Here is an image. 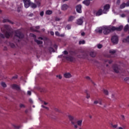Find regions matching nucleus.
<instances>
[{
    "label": "nucleus",
    "mask_w": 129,
    "mask_h": 129,
    "mask_svg": "<svg viewBox=\"0 0 129 129\" xmlns=\"http://www.w3.org/2000/svg\"><path fill=\"white\" fill-rule=\"evenodd\" d=\"M121 17L122 18H124V17H125V15H124V14H122V15H121Z\"/></svg>",
    "instance_id": "55"
},
{
    "label": "nucleus",
    "mask_w": 129,
    "mask_h": 129,
    "mask_svg": "<svg viewBox=\"0 0 129 129\" xmlns=\"http://www.w3.org/2000/svg\"><path fill=\"white\" fill-rule=\"evenodd\" d=\"M116 52V51H115V50H110L109 51L110 54H115Z\"/></svg>",
    "instance_id": "35"
},
{
    "label": "nucleus",
    "mask_w": 129,
    "mask_h": 129,
    "mask_svg": "<svg viewBox=\"0 0 129 129\" xmlns=\"http://www.w3.org/2000/svg\"><path fill=\"white\" fill-rule=\"evenodd\" d=\"M81 35H82V36H84V35H85V33L82 32V33H81Z\"/></svg>",
    "instance_id": "63"
},
{
    "label": "nucleus",
    "mask_w": 129,
    "mask_h": 129,
    "mask_svg": "<svg viewBox=\"0 0 129 129\" xmlns=\"http://www.w3.org/2000/svg\"><path fill=\"white\" fill-rule=\"evenodd\" d=\"M38 39H39V40H43V37H39L38 38Z\"/></svg>",
    "instance_id": "62"
},
{
    "label": "nucleus",
    "mask_w": 129,
    "mask_h": 129,
    "mask_svg": "<svg viewBox=\"0 0 129 129\" xmlns=\"http://www.w3.org/2000/svg\"><path fill=\"white\" fill-rule=\"evenodd\" d=\"M29 102H30V103H32L33 102V100H32V99H29Z\"/></svg>",
    "instance_id": "61"
},
{
    "label": "nucleus",
    "mask_w": 129,
    "mask_h": 129,
    "mask_svg": "<svg viewBox=\"0 0 129 129\" xmlns=\"http://www.w3.org/2000/svg\"><path fill=\"white\" fill-rule=\"evenodd\" d=\"M12 28L11 26L5 25L4 27L1 28V31L5 35L6 38L9 39L11 36H13V31H11Z\"/></svg>",
    "instance_id": "1"
},
{
    "label": "nucleus",
    "mask_w": 129,
    "mask_h": 129,
    "mask_svg": "<svg viewBox=\"0 0 129 129\" xmlns=\"http://www.w3.org/2000/svg\"><path fill=\"white\" fill-rule=\"evenodd\" d=\"M27 94H28V95H31V94H32V92H31V91H28L27 92Z\"/></svg>",
    "instance_id": "48"
},
{
    "label": "nucleus",
    "mask_w": 129,
    "mask_h": 129,
    "mask_svg": "<svg viewBox=\"0 0 129 129\" xmlns=\"http://www.w3.org/2000/svg\"><path fill=\"white\" fill-rule=\"evenodd\" d=\"M74 125L75 128H77L78 126H77V124H76V123H75V124H74Z\"/></svg>",
    "instance_id": "56"
},
{
    "label": "nucleus",
    "mask_w": 129,
    "mask_h": 129,
    "mask_svg": "<svg viewBox=\"0 0 129 129\" xmlns=\"http://www.w3.org/2000/svg\"><path fill=\"white\" fill-rule=\"evenodd\" d=\"M55 36H57V37H60V33L58 31H56L55 32Z\"/></svg>",
    "instance_id": "33"
},
{
    "label": "nucleus",
    "mask_w": 129,
    "mask_h": 129,
    "mask_svg": "<svg viewBox=\"0 0 129 129\" xmlns=\"http://www.w3.org/2000/svg\"><path fill=\"white\" fill-rule=\"evenodd\" d=\"M124 80H125V81H127L128 80H129V78H125L124 79Z\"/></svg>",
    "instance_id": "59"
},
{
    "label": "nucleus",
    "mask_w": 129,
    "mask_h": 129,
    "mask_svg": "<svg viewBox=\"0 0 129 129\" xmlns=\"http://www.w3.org/2000/svg\"><path fill=\"white\" fill-rule=\"evenodd\" d=\"M55 111L58 112V111H59V109H57V108H55Z\"/></svg>",
    "instance_id": "64"
},
{
    "label": "nucleus",
    "mask_w": 129,
    "mask_h": 129,
    "mask_svg": "<svg viewBox=\"0 0 129 129\" xmlns=\"http://www.w3.org/2000/svg\"><path fill=\"white\" fill-rule=\"evenodd\" d=\"M18 79V76H14V77H13L12 78V80H16V79Z\"/></svg>",
    "instance_id": "41"
},
{
    "label": "nucleus",
    "mask_w": 129,
    "mask_h": 129,
    "mask_svg": "<svg viewBox=\"0 0 129 129\" xmlns=\"http://www.w3.org/2000/svg\"><path fill=\"white\" fill-rule=\"evenodd\" d=\"M35 29H36V30H39V29H40V27L39 26H36Z\"/></svg>",
    "instance_id": "54"
},
{
    "label": "nucleus",
    "mask_w": 129,
    "mask_h": 129,
    "mask_svg": "<svg viewBox=\"0 0 129 129\" xmlns=\"http://www.w3.org/2000/svg\"><path fill=\"white\" fill-rule=\"evenodd\" d=\"M121 119H122V120H124V115L121 116Z\"/></svg>",
    "instance_id": "47"
},
{
    "label": "nucleus",
    "mask_w": 129,
    "mask_h": 129,
    "mask_svg": "<svg viewBox=\"0 0 129 129\" xmlns=\"http://www.w3.org/2000/svg\"><path fill=\"white\" fill-rule=\"evenodd\" d=\"M34 41L36 42V43H37V45H41V44H43V41L41 40L35 39Z\"/></svg>",
    "instance_id": "21"
},
{
    "label": "nucleus",
    "mask_w": 129,
    "mask_h": 129,
    "mask_svg": "<svg viewBox=\"0 0 129 129\" xmlns=\"http://www.w3.org/2000/svg\"><path fill=\"white\" fill-rule=\"evenodd\" d=\"M96 33H98L99 34H102V32H103L102 27L99 28L98 29H96Z\"/></svg>",
    "instance_id": "18"
},
{
    "label": "nucleus",
    "mask_w": 129,
    "mask_h": 129,
    "mask_svg": "<svg viewBox=\"0 0 129 129\" xmlns=\"http://www.w3.org/2000/svg\"><path fill=\"white\" fill-rule=\"evenodd\" d=\"M113 69L115 73H118V67L116 64L113 65Z\"/></svg>",
    "instance_id": "12"
},
{
    "label": "nucleus",
    "mask_w": 129,
    "mask_h": 129,
    "mask_svg": "<svg viewBox=\"0 0 129 129\" xmlns=\"http://www.w3.org/2000/svg\"><path fill=\"white\" fill-rule=\"evenodd\" d=\"M0 37L1 38H2V39H5V35L2 33L0 34Z\"/></svg>",
    "instance_id": "39"
},
{
    "label": "nucleus",
    "mask_w": 129,
    "mask_h": 129,
    "mask_svg": "<svg viewBox=\"0 0 129 129\" xmlns=\"http://www.w3.org/2000/svg\"><path fill=\"white\" fill-rule=\"evenodd\" d=\"M3 23H9L10 24H12V25L14 24V22L8 19H4L3 21Z\"/></svg>",
    "instance_id": "15"
},
{
    "label": "nucleus",
    "mask_w": 129,
    "mask_h": 129,
    "mask_svg": "<svg viewBox=\"0 0 129 129\" xmlns=\"http://www.w3.org/2000/svg\"><path fill=\"white\" fill-rule=\"evenodd\" d=\"M74 19H75V16H70L68 19V22H72V21H73L74 20Z\"/></svg>",
    "instance_id": "19"
},
{
    "label": "nucleus",
    "mask_w": 129,
    "mask_h": 129,
    "mask_svg": "<svg viewBox=\"0 0 129 129\" xmlns=\"http://www.w3.org/2000/svg\"><path fill=\"white\" fill-rule=\"evenodd\" d=\"M20 11H21V10H20V8H18L17 12H18V13H20Z\"/></svg>",
    "instance_id": "60"
},
{
    "label": "nucleus",
    "mask_w": 129,
    "mask_h": 129,
    "mask_svg": "<svg viewBox=\"0 0 129 129\" xmlns=\"http://www.w3.org/2000/svg\"><path fill=\"white\" fill-rule=\"evenodd\" d=\"M126 6L127 7H129V1H127V3H126Z\"/></svg>",
    "instance_id": "58"
},
{
    "label": "nucleus",
    "mask_w": 129,
    "mask_h": 129,
    "mask_svg": "<svg viewBox=\"0 0 129 129\" xmlns=\"http://www.w3.org/2000/svg\"><path fill=\"white\" fill-rule=\"evenodd\" d=\"M79 45H81V44H85V41L84 40H80L79 42Z\"/></svg>",
    "instance_id": "31"
},
{
    "label": "nucleus",
    "mask_w": 129,
    "mask_h": 129,
    "mask_svg": "<svg viewBox=\"0 0 129 129\" xmlns=\"http://www.w3.org/2000/svg\"><path fill=\"white\" fill-rule=\"evenodd\" d=\"M129 29V26L128 24H127L125 26V27H124V32H127L128 31Z\"/></svg>",
    "instance_id": "23"
},
{
    "label": "nucleus",
    "mask_w": 129,
    "mask_h": 129,
    "mask_svg": "<svg viewBox=\"0 0 129 129\" xmlns=\"http://www.w3.org/2000/svg\"><path fill=\"white\" fill-rule=\"evenodd\" d=\"M111 125L112 126V127H113V128H117V126H118V125L117 124H115V125H113L112 124H111Z\"/></svg>",
    "instance_id": "34"
},
{
    "label": "nucleus",
    "mask_w": 129,
    "mask_h": 129,
    "mask_svg": "<svg viewBox=\"0 0 129 129\" xmlns=\"http://www.w3.org/2000/svg\"><path fill=\"white\" fill-rule=\"evenodd\" d=\"M66 60L68 61H70V62H73V60H74V57H73L72 56H67L65 57Z\"/></svg>",
    "instance_id": "11"
},
{
    "label": "nucleus",
    "mask_w": 129,
    "mask_h": 129,
    "mask_svg": "<svg viewBox=\"0 0 129 129\" xmlns=\"http://www.w3.org/2000/svg\"><path fill=\"white\" fill-rule=\"evenodd\" d=\"M66 28L68 29V30H70V29H71V25H67Z\"/></svg>",
    "instance_id": "36"
},
{
    "label": "nucleus",
    "mask_w": 129,
    "mask_h": 129,
    "mask_svg": "<svg viewBox=\"0 0 129 129\" xmlns=\"http://www.w3.org/2000/svg\"><path fill=\"white\" fill-rule=\"evenodd\" d=\"M14 33L15 35L13 38V41L15 42L16 45H18V43H20L21 40H22V39H24V34L19 30L15 31Z\"/></svg>",
    "instance_id": "2"
},
{
    "label": "nucleus",
    "mask_w": 129,
    "mask_h": 129,
    "mask_svg": "<svg viewBox=\"0 0 129 129\" xmlns=\"http://www.w3.org/2000/svg\"><path fill=\"white\" fill-rule=\"evenodd\" d=\"M20 107H21V108H22V107H25V105H24L23 104H21L20 105Z\"/></svg>",
    "instance_id": "49"
},
{
    "label": "nucleus",
    "mask_w": 129,
    "mask_h": 129,
    "mask_svg": "<svg viewBox=\"0 0 129 129\" xmlns=\"http://www.w3.org/2000/svg\"><path fill=\"white\" fill-rule=\"evenodd\" d=\"M111 41L113 44L116 45V44L118 43V36L117 35H113L111 37Z\"/></svg>",
    "instance_id": "5"
},
{
    "label": "nucleus",
    "mask_w": 129,
    "mask_h": 129,
    "mask_svg": "<svg viewBox=\"0 0 129 129\" xmlns=\"http://www.w3.org/2000/svg\"><path fill=\"white\" fill-rule=\"evenodd\" d=\"M64 55H68V51H67V50H64L63 52Z\"/></svg>",
    "instance_id": "42"
},
{
    "label": "nucleus",
    "mask_w": 129,
    "mask_h": 129,
    "mask_svg": "<svg viewBox=\"0 0 129 129\" xmlns=\"http://www.w3.org/2000/svg\"><path fill=\"white\" fill-rule=\"evenodd\" d=\"M40 16H41V17H43V16H44V11H41L40 12Z\"/></svg>",
    "instance_id": "43"
},
{
    "label": "nucleus",
    "mask_w": 129,
    "mask_h": 129,
    "mask_svg": "<svg viewBox=\"0 0 129 129\" xmlns=\"http://www.w3.org/2000/svg\"><path fill=\"white\" fill-rule=\"evenodd\" d=\"M123 43H129V36L126 38H124L122 40Z\"/></svg>",
    "instance_id": "22"
},
{
    "label": "nucleus",
    "mask_w": 129,
    "mask_h": 129,
    "mask_svg": "<svg viewBox=\"0 0 129 129\" xmlns=\"http://www.w3.org/2000/svg\"><path fill=\"white\" fill-rule=\"evenodd\" d=\"M30 36L31 37H33V38H34L35 39H36V35L33 34V33H31L30 34Z\"/></svg>",
    "instance_id": "40"
},
{
    "label": "nucleus",
    "mask_w": 129,
    "mask_h": 129,
    "mask_svg": "<svg viewBox=\"0 0 129 129\" xmlns=\"http://www.w3.org/2000/svg\"><path fill=\"white\" fill-rule=\"evenodd\" d=\"M13 126L14 127H15V128H17V129H19L20 127V126H18L17 125H13Z\"/></svg>",
    "instance_id": "37"
},
{
    "label": "nucleus",
    "mask_w": 129,
    "mask_h": 129,
    "mask_svg": "<svg viewBox=\"0 0 129 129\" xmlns=\"http://www.w3.org/2000/svg\"><path fill=\"white\" fill-rule=\"evenodd\" d=\"M87 98H90V95L88 94L87 93V96H86Z\"/></svg>",
    "instance_id": "51"
},
{
    "label": "nucleus",
    "mask_w": 129,
    "mask_h": 129,
    "mask_svg": "<svg viewBox=\"0 0 129 129\" xmlns=\"http://www.w3.org/2000/svg\"><path fill=\"white\" fill-rule=\"evenodd\" d=\"M83 4L87 6V7H88V6L90 5V0H85L83 2Z\"/></svg>",
    "instance_id": "14"
},
{
    "label": "nucleus",
    "mask_w": 129,
    "mask_h": 129,
    "mask_svg": "<svg viewBox=\"0 0 129 129\" xmlns=\"http://www.w3.org/2000/svg\"><path fill=\"white\" fill-rule=\"evenodd\" d=\"M82 8V6L80 5H77L76 7V11L77 13H79V14H81L82 13V10H81Z\"/></svg>",
    "instance_id": "9"
},
{
    "label": "nucleus",
    "mask_w": 129,
    "mask_h": 129,
    "mask_svg": "<svg viewBox=\"0 0 129 129\" xmlns=\"http://www.w3.org/2000/svg\"><path fill=\"white\" fill-rule=\"evenodd\" d=\"M97 47L98 49H101L102 48V45L101 44H98Z\"/></svg>",
    "instance_id": "38"
},
{
    "label": "nucleus",
    "mask_w": 129,
    "mask_h": 129,
    "mask_svg": "<svg viewBox=\"0 0 129 129\" xmlns=\"http://www.w3.org/2000/svg\"><path fill=\"white\" fill-rule=\"evenodd\" d=\"M123 26L122 25H120L118 27H115L114 26L112 27V32H114V31H117L118 32H120L121 30H122Z\"/></svg>",
    "instance_id": "7"
},
{
    "label": "nucleus",
    "mask_w": 129,
    "mask_h": 129,
    "mask_svg": "<svg viewBox=\"0 0 129 129\" xmlns=\"http://www.w3.org/2000/svg\"><path fill=\"white\" fill-rule=\"evenodd\" d=\"M94 104H97L98 103H99V102L98 101H95L94 102Z\"/></svg>",
    "instance_id": "52"
},
{
    "label": "nucleus",
    "mask_w": 129,
    "mask_h": 129,
    "mask_svg": "<svg viewBox=\"0 0 129 129\" xmlns=\"http://www.w3.org/2000/svg\"><path fill=\"white\" fill-rule=\"evenodd\" d=\"M63 76L64 78H71L72 77V75L70 73H66L64 74Z\"/></svg>",
    "instance_id": "13"
},
{
    "label": "nucleus",
    "mask_w": 129,
    "mask_h": 129,
    "mask_svg": "<svg viewBox=\"0 0 129 129\" xmlns=\"http://www.w3.org/2000/svg\"><path fill=\"white\" fill-rule=\"evenodd\" d=\"M30 30L33 31V32H37V33H40V31L37 30V29H34V27H31Z\"/></svg>",
    "instance_id": "27"
},
{
    "label": "nucleus",
    "mask_w": 129,
    "mask_h": 129,
    "mask_svg": "<svg viewBox=\"0 0 129 129\" xmlns=\"http://www.w3.org/2000/svg\"><path fill=\"white\" fill-rule=\"evenodd\" d=\"M1 85H2V86H3V87H4L5 88H6V87H7V84H6V83H5V82H2Z\"/></svg>",
    "instance_id": "30"
},
{
    "label": "nucleus",
    "mask_w": 129,
    "mask_h": 129,
    "mask_svg": "<svg viewBox=\"0 0 129 129\" xmlns=\"http://www.w3.org/2000/svg\"><path fill=\"white\" fill-rule=\"evenodd\" d=\"M50 35H51V36H54V32L51 31L50 32Z\"/></svg>",
    "instance_id": "53"
},
{
    "label": "nucleus",
    "mask_w": 129,
    "mask_h": 129,
    "mask_svg": "<svg viewBox=\"0 0 129 129\" xmlns=\"http://www.w3.org/2000/svg\"><path fill=\"white\" fill-rule=\"evenodd\" d=\"M68 8H69V6H68V5H67V4H63L61 6V10H62V11H66V10H67Z\"/></svg>",
    "instance_id": "17"
},
{
    "label": "nucleus",
    "mask_w": 129,
    "mask_h": 129,
    "mask_svg": "<svg viewBox=\"0 0 129 129\" xmlns=\"http://www.w3.org/2000/svg\"><path fill=\"white\" fill-rule=\"evenodd\" d=\"M68 117L70 121H71V123L72 124H75L76 123L77 120L76 119V118L74 117L73 116L69 115Z\"/></svg>",
    "instance_id": "6"
},
{
    "label": "nucleus",
    "mask_w": 129,
    "mask_h": 129,
    "mask_svg": "<svg viewBox=\"0 0 129 129\" xmlns=\"http://www.w3.org/2000/svg\"><path fill=\"white\" fill-rule=\"evenodd\" d=\"M86 79H87V80H90V77L87 76V77H86Z\"/></svg>",
    "instance_id": "57"
},
{
    "label": "nucleus",
    "mask_w": 129,
    "mask_h": 129,
    "mask_svg": "<svg viewBox=\"0 0 129 129\" xmlns=\"http://www.w3.org/2000/svg\"><path fill=\"white\" fill-rule=\"evenodd\" d=\"M103 91L105 95H108V91L107 90L103 89Z\"/></svg>",
    "instance_id": "29"
},
{
    "label": "nucleus",
    "mask_w": 129,
    "mask_h": 129,
    "mask_svg": "<svg viewBox=\"0 0 129 129\" xmlns=\"http://www.w3.org/2000/svg\"><path fill=\"white\" fill-rule=\"evenodd\" d=\"M77 124H78V125H79L80 126H81V125H82V120H78L77 121Z\"/></svg>",
    "instance_id": "28"
},
{
    "label": "nucleus",
    "mask_w": 129,
    "mask_h": 129,
    "mask_svg": "<svg viewBox=\"0 0 129 129\" xmlns=\"http://www.w3.org/2000/svg\"><path fill=\"white\" fill-rule=\"evenodd\" d=\"M56 77H57V78H59V79H62V76H61V75H57Z\"/></svg>",
    "instance_id": "45"
},
{
    "label": "nucleus",
    "mask_w": 129,
    "mask_h": 129,
    "mask_svg": "<svg viewBox=\"0 0 129 129\" xmlns=\"http://www.w3.org/2000/svg\"><path fill=\"white\" fill-rule=\"evenodd\" d=\"M116 4H117V5H119L120 4V0H117Z\"/></svg>",
    "instance_id": "50"
},
{
    "label": "nucleus",
    "mask_w": 129,
    "mask_h": 129,
    "mask_svg": "<svg viewBox=\"0 0 129 129\" xmlns=\"http://www.w3.org/2000/svg\"><path fill=\"white\" fill-rule=\"evenodd\" d=\"M24 6L26 9H28L30 6L32 9H36L37 8V5L35 3H31L30 0H23Z\"/></svg>",
    "instance_id": "3"
},
{
    "label": "nucleus",
    "mask_w": 129,
    "mask_h": 129,
    "mask_svg": "<svg viewBox=\"0 0 129 129\" xmlns=\"http://www.w3.org/2000/svg\"><path fill=\"white\" fill-rule=\"evenodd\" d=\"M102 30L104 35H108L111 32H112V27L103 26Z\"/></svg>",
    "instance_id": "4"
},
{
    "label": "nucleus",
    "mask_w": 129,
    "mask_h": 129,
    "mask_svg": "<svg viewBox=\"0 0 129 129\" xmlns=\"http://www.w3.org/2000/svg\"><path fill=\"white\" fill-rule=\"evenodd\" d=\"M110 9V6L108 4H106L104 6V11H108V10H109Z\"/></svg>",
    "instance_id": "20"
},
{
    "label": "nucleus",
    "mask_w": 129,
    "mask_h": 129,
    "mask_svg": "<svg viewBox=\"0 0 129 129\" xmlns=\"http://www.w3.org/2000/svg\"><path fill=\"white\" fill-rule=\"evenodd\" d=\"M125 6H126V4L124 3H123L120 6V9H124L125 8Z\"/></svg>",
    "instance_id": "25"
},
{
    "label": "nucleus",
    "mask_w": 129,
    "mask_h": 129,
    "mask_svg": "<svg viewBox=\"0 0 129 129\" xmlns=\"http://www.w3.org/2000/svg\"><path fill=\"white\" fill-rule=\"evenodd\" d=\"M83 22V18H80L77 20V24L78 25V26H82Z\"/></svg>",
    "instance_id": "8"
},
{
    "label": "nucleus",
    "mask_w": 129,
    "mask_h": 129,
    "mask_svg": "<svg viewBox=\"0 0 129 129\" xmlns=\"http://www.w3.org/2000/svg\"><path fill=\"white\" fill-rule=\"evenodd\" d=\"M12 88H13V89H16V90L18 91L21 90V87H20V86L16 84H13L12 85Z\"/></svg>",
    "instance_id": "10"
},
{
    "label": "nucleus",
    "mask_w": 129,
    "mask_h": 129,
    "mask_svg": "<svg viewBox=\"0 0 129 129\" xmlns=\"http://www.w3.org/2000/svg\"><path fill=\"white\" fill-rule=\"evenodd\" d=\"M101 15H102V9H100L96 12V16L98 17L101 16Z\"/></svg>",
    "instance_id": "16"
},
{
    "label": "nucleus",
    "mask_w": 129,
    "mask_h": 129,
    "mask_svg": "<svg viewBox=\"0 0 129 129\" xmlns=\"http://www.w3.org/2000/svg\"><path fill=\"white\" fill-rule=\"evenodd\" d=\"M10 45L11 48H15V47H16V45H15V44L13 43H10Z\"/></svg>",
    "instance_id": "32"
},
{
    "label": "nucleus",
    "mask_w": 129,
    "mask_h": 129,
    "mask_svg": "<svg viewBox=\"0 0 129 129\" xmlns=\"http://www.w3.org/2000/svg\"><path fill=\"white\" fill-rule=\"evenodd\" d=\"M46 15H52V14H53V11H51V10H47L45 12Z\"/></svg>",
    "instance_id": "24"
},
{
    "label": "nucleus",
    "mask_w": 129,
    "mask_h": 129,
    "mask_svg": "<svg viewBox=\"0 0 129 129\" xmlns=\"http://www.w3.org/2000/svg\"><path fill=\"white\" fill-rule=\"evenodd\" d=\"M55 21H56V22H59V21H60V18L56 17L55 18Z\"/></svg>",
    "instance_id": "44"
},
{
    "label": "nucleus",
    "mask_w": 129,
    "mask_h": 129,
    "mask_svg": "<svg viewBox=\"0 0 129 129\" xmlns=\"http://www.w3.org/2000/svg\"><path fill=\"white\" fill-rule=\"evenodd\" d=\"M90 55L91 56V57H95V56H96V53H95V52H91L90 53Z\"/></svg>",
    "instance_id": "26"
},
{
    "label": "nucleus",
    "mask_w": 129,
    "mask_h": 129,
    "mask_svg": "<svg viewBox=\"0 0 129 129\" xmlns=\"http://www.w3.org/2000/svg\"><path fill=\"white\" fill-rule=\"evenodd\" d=\"M28 17H34V14L33 13L30 14L29 15H28Z\"/></svg>",
    "instance_id": "46"
}]
</instances>
